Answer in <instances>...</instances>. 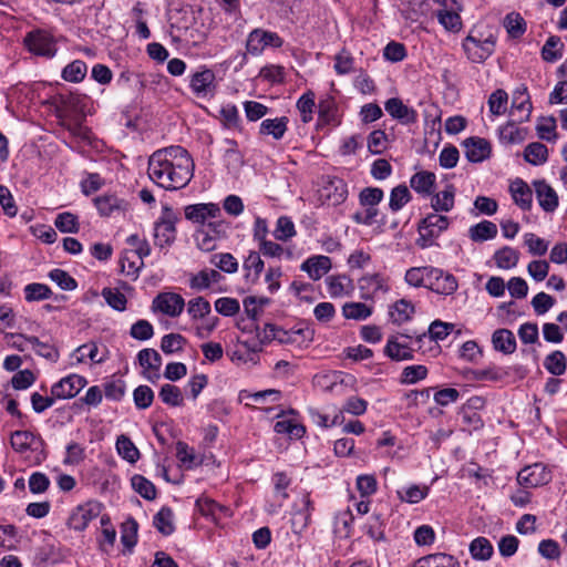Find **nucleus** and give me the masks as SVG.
<instances>
[{"mask_svg":"<svg viewBox=\"0 0 567 567\" xmlns=\"http://www.w3.org/2000/svg\"><path fill=\"white\" fill-rule=\"evenodd\" d=\"M120 265L122 272L132 278H136L144 266V261L138 257H132V251L125 250L120 258Z\"/></svg>","mask_w":567,"mask_h":567,"instance_id":"55","label":"nucleus"},{"mask_svg":"<svg viewBox=\"0 0 567 567\" xmlns=\"http://www.w3.org/2000/svg\"><path fill=\"white\" fill-rule=\"evenodd\" d=\"M87 381L79 374H69L51 386V393L58 400L72 399L80 393Z\"/></svg>","mask_w":567,"mask_h":567,"instance_id":"16","label":"nucleus"},{"mask_svg":"<svg viewBox=\"0 0 567 567\" xmlns=\"http://www.w3.org/2000/svg\"><path fill=\"white\" fill-rule=\"evenodd\" d=\"M311 340V331L299 324L297 327H292L289 330H286V346L290 344L296 348H301L307 346Z\"/></svg>","mask_w":567,"mask_h":567,"instance_id":"46","label":"nucleus"},{"mask_svg":"<svg viewBox=\"0 0 567 567\" xmlns=\"http://www.w3.org/2000/svg\"><path fill=\"white\" fill-rule=\"evenodd\" d=\"M10 443L28 465H39L47 457L43 440L29 431H16L11 435Z\"/></svg>","mask_w":567,"mask_h":567,"instance_id":"2","label":"nucleus"},{"mask_svg":"<svg viewBox=\"0 0 567 567\" xmlns=\"http://www.w3.org/2000/svg\"><path fill=\"white\" fill-rule=\"evenodd\" d=\"M545 369L553 375H561L566 372L567 358L559 351H553L544 360Z\"/></svg>","mask_w":567,"mask_h":567,"instance_id":"48","label":"nucleus"},{"mask_svg":"<svg viewBox=\"0 0 567 567\" xmlns=\"http://www.w3.org/2000/svg\"><path fill=\"white\" fill-rule=\"evenodd\" d=\"M512 107L524 113L520 118L522 121H527L529 118L533 106L526 85L522 84L513 92Z\"/></svg>","mask_w":567,"mask_h":567,"instance_id":"35","label":"nucleus"},{"mask_svg":"<svg viewBox=\"0 0 567 567\" xmlns=\"http://www.w3.org/2000/svg\"><path fill=\"white\" fill-rule=\"evenodd\" d=\"M455 203V188L453 185H447L443 190L436 193L431 198V207L435 212H450L453 209Z\"/></svg>","mask_w":567,"mask_h":567,"instance_id":"36","label":"nucleus"},{"mask_svg":"<svg viewBox=\"0 0 567 567\" xmlns=\"http://www.w3.org/2000/svg\"><path fill=\"white\" fill-rule=\"evenodd\" d=\"M419 567H457V560L447 554H433L419 559Z\"/></svg>","mask_w":567,"mask_h":567,"instance_id":"51","label":"nucleus"},{"mask_svg":"<svg viewBox=\"0 0 567 567\" xmlns=\"http://www.w3.org/2000/svg\"><path fill=\"white\" fill-rule=\"evenodd\" d=\"M332 268V260L324 255H313L308 257L300 266V269L317 281L327 275Z\"/></svg>","mask_w":567,"mask_h":567,"instance_id":"23","label":"nucleus"},{"mask_svg":"<svg viewBox=\"0 0 567 567\" xmlns=\"http://www.w3.org/2000/svg\"><path fill=\"white\" fill-rule=\"evenodd\" d=\"M327 292L331 298H343L352 295L354 290L353 280L346 274H334L324 279Z\"/></svg>","mask_w":567,"mask_h":567,"instance_id":"21","label":"nucleus"},{"mask_svg":"<svg viewBox=\"0 0 567 567\" xmlns=\"http://www.w3.org/2000/svg\"><path fill=\"white\" fill-rule=\"evenodd\" d=\"M281 398V391L275 389L258 392L241 390L238 394L239 401L245 402L247 408L258 409L267 414L271 411H276V417L284 416V408H281L280 404Z\"/></svg>","mask_w":567,"mask_h":567,"instance_id":"3","label":"nucleus"},{"mask_svg":"<svg viewBox=\"0 0 567 567\" xmlns=\"http://www.w3.org/2000/svg\"><path fill=\"white\" fill-rule=\"evenodd\" d=\"M217 85L215 72L206 65H199L188 75V86L198 99L209 100L214 97Z\"/></svg>","mask_w":567,"mask_h":567,"instance_id":"7","label":"nucleus"},{"mask_svg":"<svg viewBox=\"0 0 567 567\" xmlns=\"http://www.w3.org/2000/svg\"><path fill=\"white\" fill-rule=\"evenodd\" d=\"M470 554L475 560H488L494 554L492 543L483 536L474 538L470 544Z\"/></svg>","mask_w":567,"mask_h":567,"instance_id":"39","label":"nucleus"},{"mask_svg":"<svg viewBox=\"0 0 567 567\" xmlns=\"http://www.w3.org/2000/svg\"><path fill=\"white\" fill-rule=\"evenodd\" d=\"M23 291L24 298L29 302L49 299L52 293L49 286L39 282L27 285Z\"/></svg>","mask_w":567,"mask_h":567,"instance_id":"59","label":"nucleus"},{"mask_svg":"<svg viewBox=\"0 0 567 567\" xmlns=\"http://www.w3.org/2000/svg\"><path fill=\"white\" fill-rule=\"evenodd\" d=\"M133 489L145 499H154L156 497V488L154 484L142 475H134L131 480Z\"/></svg>","mask_w":567,"mask_h":567,"instance_id":"58","label":"nucleus"},{"mask_svg":"<svg viewBox=\"0 0 567 567\" xmlns=\"http://www.w3.org/2000/svg\"><path fill=\"white\" fill-rule=\"evenodd\" d=\"M430 493L426 484H411L396 491L398 498L408 504H417L425 499Z\"/></svg>","mask_w":567,"mask_h":567,"instance_id":"32","label":"nucleus"},{"mask_svg":"<svg viewBox=\"0 0 567 567\" xmlns=\"http://www.w3.org/2000/svg\"><path fill=\"white\" fill-rule=\"evenodd\" d=\"M309 504L308 494H302L299 502L292 505L290 523L295 534H300L308 525L310 517Z\"/></svg>","mask_w":567,"mask_h":567,"instance_id":"25","label":"nucleus"},{"mask_svg":"<svg viewBox=\"0 0 567 567\" xmlns=\"http://www.w3.org/2000/svg\"><path fill=\"white\" fill-rule=\"evenodd\" d=\"M549 480V473L546 471V467L540 463H535L525 466L517 474L518 484L528 488L544 485L548 483Z\"/></svg>","mask_w":567,"mask_h":567,"instance_id":"19","label":"nucleus"},{"mask_svg":"<svg viewBox=\"0 0 567 567\" xmlns=\"http://www.w3.org/2000/svg\"><path fill=\"white\" fill-rule=\"evenodd\" d=\"M100 513V504L96 502H87L78 505L70 514L68 526L74 530H84L90 522Z\"/></svg>","mask_w":567,"mask_h":567,"instance_id":"17","label":"nucleus"},{"mask_svg":"<svg viewBox=\"0 0 567 567\" xmlns=\"http://www.w3.org/2000/svg\"><path fill=\"white\" fill-rule=\"evenodd\" d=\"M179 216L174 209L164 207L154 226L155 245L159 248L169 247L176 239V224Z\"/></svg>","mask_w":567,"mask_h":567,"instance_id":"9","label":"nucleus"},{"mask_svg":"<svg viewBox=\"0 0 567 567\" xmlns=\"http://www.w3.org/2000/svg\"><path fill=\"white\" fill-rule=\"evenodd\" d=\"M412 199V195L409 190V188L401 184L395 186L390 192L389 197V209L392 213L400 212L408 203H410Z\"/></svg>","mask_w":567,"mask_h":567,"instance_id":"40","label":"nucleus"},{"mask_svg":"<svg viewBox=\"0 0 567 567\" xmlns=\"http://www.w3.org/2000/svg\"><path fill=\"white\" fill-rule=\"evenodd\" d=\"M281 43V38L277 33L262 29H255L248 34L246 51L248 54L257 56L268 48H279Z\"/></svg>","mask_w":567,"mask_h":567,"instance_id":"14","label":"nucleus"},{"mask_svg":"<svg viewBox=\"0 0 567 567\" xmlns=\"http://www.w3.org/2000/svg\"><path fill=\"white\" fill-rule=\"evenodd\" d=\"M494 260L498 268L512 269L515 268L519 261V252L509 246H505L495 251Z\"/></svg>","mask_w":567,"mask_h":567,"instance_id":"42","label":"nucleus"},{"mask_svg":"<svg viewBox=\"0 0 567 567\" xmlns=\"http://www.w3.org/2000/svg\"><path fill=\"white\" fill-rule=\"evenodd\" d=\"M130 336L138 341H146L153 338L154 327L145 319H140L131 326Z\"/></svg>","mask_w":567,"mask_h":567,"instance_id":"63","label":"nucleus"},{"mask_svg":"<svg viewBox=\"0 0 567 567\" xmlns=\"http://www.w3.org/2000/svg\"><path fill=\"white\" fill-rule=\"evenodd\" d=\"M86 74V63L82 60H74L62 69L61 78L70 83H80L85 79Z\"/></svg>","mask_w":567,"mask_h":567,"instance_id":"38","label":"nucleus"},{"mask_svg":"<svg viewBox=\"0 0 567 567\" xmlns=\"http://www.w3.org/2000/svg\"><path fill=\"white\" fill-rule=\"evenodd\" d=\"M116 451L121 457L130 463H135L140 458V452L135 444L126 435H120L116 440Z\"/></svg>","mask_w":567,"mask_h":567,"instance_id":"50","label":"nucleus"},{"mask_svg":"<svg viewBox=\"0 0 567 567\" xmlns=\"http://www.w3.org/2000/svg\"><path fill=\"white\" fill-rule=\"evenodd\" d=\"M496 38L489 34L485 39L470 33L463 41L462 47L467 58L474 63H483L495 50Z\"/></svg>","mask_w":567,"mask_h":567,"instance_id":"10","label":"nucleus"},{"mask_svg":"<svg viewBox=\"0 0 567 567\" xmlns=\"http://www.w3.org/2000/svg\"><path fill=\"white\" fill-rule=\"evenodd\" d=\"M185 305V300L179 293L164 291L155 296L152 301L151 310L154 313L177 318L183 313Z\"/></svg>","mask_w":567,"mask_h":567,"instance_id":"12","label":"nucleus"},{"mask_svg":"<svg viewBox=\"0 0 567 567\" xmlns=\"http://www.w3.org/2000/svg\"><path fill=\"white\" fill-rule=\"evenodd\" d=\"M217 4L225 14V22L230 25L241 21L239 0H217Z\"/></svg>","mask_w":567,"mask_h":567,"instance_id":"54","label":"nucleus"},{"mask_svg":"<svg viewBox=\"0 0 567 567\" xmlns=\"http://www.w3.org/2000/svg\"><path fill=\"white\" fill-rule=\"evenodd\" d=\"M384 353L392 360L404 361L413 359V350L406 342H401L399 337L392 336L388 339Z\"/></svg>","mask_w":567,"mask_h":567,"instance_id":"30","label":"nucleus"},{"mask_svg":"<svg viewBox=\"0 0 567 567\" xmlns=\"http://www.w3.org/2000/svg\"><path fill=\"white\" fill-rule=\"evenodd\" d=\"M436 176L434 173L421 171L412 175L410 186L422 196H431L434 192Z\"/></svg>","mask_w":567,"mask_h":567,"instance_id":"28","label":"nucleus"},{"mask_svg":"<svg viewBox=\"0 0 567 567\" xmlns=\"http://www.w3.org/2000/svg\"><path fill=\"white\" fill-rule=\"evenodd\" d=\"M465 148V156L472 163H480L485 161L491 155V144L481 137H470L463 143Z\"/></svg>","mask_w":567,"mask_h":567,"instance_id":"24","label":"nucleus"},{"mask_svg":"<svg viewBox=\"0 0 567 567\" xmlns=\"http://www.w3.org/2000/svg\"><path fill=\"white\" fill-rule=\"evenodd\" d=\"M93 204L101 217H115L127 209V202L115 194L99 195L93 198Z\"/></svg>","mask_w":567,"mask_h":567,"instance_id":"18","label":"nucleus"},{"mask_svg":"<svg viewBox=\"0 0 567 567\" xmlns=\"http://www.w3.org/2000/svg\"><path fill=\"white\" fill-rule=\"evenodd\" d=\"M137 360L143 369V375L151 382H156L159 378V369L162 365V358L154 349H143L137 353Z\"/></svg>","mask_w":567,"mask_h":567,"instance_id":"20","label":"nucleus"},{"mask_svg":"<svg viewBox=\"0 0 567 567\" xmlns=\"http://www.w3.org/2000/svg\"><path fill=\"white\" fill-rule=\"evenodd\" d=\"M306 434V427L293 409H286V435L290 439H301Z\"/></svg>","mask_w":567,"mask_h":567,"instance_id":"49","label":"nucleus"},{"mask_svg":"<svg viewBox=\"0 0 567 567\" xmlns=\"http://www.w3.org/2000/svg\"><path fill=\"white\" fill-rule=\"evenodd\" d=\"M195 12L190 8L181 10L178 16L171 17V25L177 31V38L196 44L204 40L205 34L195 27Z\"/></svg>","mask_w":567,"mask_h":567,"instance_id":"8","label":"nucleus"},{"mask_svg":"<svg viewBox=\"0 0 567 567\" xmlns=\"http://www.w3.org/2000/svg\"><path fill=\"white\" fill-rule=\"evenodd\" d=\"M342 315L350 320H365L372 315V308L363 302H347L342 307Z\"/></svg>","mask_w":567,"mask_h":567,"instance_id":"45","label":"nucleus"},{"mask_svg":"<svg viewBox=\"0 0 567 567\" xmlns=\"http://www.w3.org/2000/svg\"><path fill=\"white\" fill-rule=\"evenodd\" d=\"M101 295L111 308L117 311H124L126 309V297L120 290L115 288H104Z\"/></svg>","mask_w":567,"mask_h":567,"instance_id":"64","label":"nucleus"},{"mask_svg":"<svg viewBox=\"0 0 567 567\" xmlns=\"http://www.w3.org/2000/svg\"><path fill=\"white\" fill-rule=\"evenodd\" d=\"M210 311V303L204 297H196L187 302V312L192 320L204 319Z\"/></svg>","mask_w":567,"mask_h":567,"instance_id":"57","label":"nucleus"},{"mask_svg":"<svg viewBox=\"0 0 567 567\" xmlns=\"http://www.w3.org/2000/svg\"><path fill=\"white\" fill-rule=\"evenodd\" d=\"M230 229V224L225 220H212V223L199 226L193 234L196 247L205 252L215 250L218 243L227 238Z\"/></svg>","mask_w":567,"mask_h":567,"instance_id":"4","label":"nucleus"},{"mask_svg":"<svg viewBox=\"0 0 567 567\" xmlns=\"http://www.w3.org/2000/svg\"><path fill=\"white\" fill-rule=\"evenodd\" d=\"M414 306L406 299H400L389 309V316L393 323L402 324L409 321L414 313Z\"/></svg>","mask_w":567,"mask_h":567,"instance_id":"37","label":"nucleus"},{"mask_svg":"<svg viewBox=\"0 0 567 567\" xmlns=\"http://www.w3.org/2000/svg\"><path fill=\"white\" fill-rule=\"evenodd\" d=\"M492 343L496 351L504 354H512L516 350V339L508 329H497L493 332Z\"/></svg>","mask_w":567,"mask_h":567,"instance_id":"33","label":"nucleus"},{"mask_svg":"<svg viewBox=\"0 0 567 567\" xmlns=\"http://www.w3.org/2000/svg\"><path fill=\"white\" fill-rule=\"evenodd\" d=\"M173 516L169 507H162L154 516L153 524L163 535H171L174 532Z\"/></svg>","mask_w":567,"mask_h":567,"instance_id":"52","label":"nucleus"},{"mask_svg":"<svg viewBox=\"0 0 567 567\" xmlns=\"http://www.w3.org/2000/svg\"><path fill=\"white\" fill-rule=\"evenodd\" d=\"M513 200L522 209L528 210L532 207L533 193L529 186L520 178L512 182L509 186Z\"/></svg>","mask_w":567,"mask_h":567,"instance_id":"31","label":"nucleus"},{"mask_svg":"<svg viewBox=\"0 0 567 567\" xmlns=\"http://www.w3.org/2000/svg\"><path fill=\"white\" fill-rule=\"evenodd\" d=\"M339 123L334 102L331 99L321 101L318 105V125L336 126Z\"/></svg>","mask_w":567,"mask_h":567,"instance_id":"41","label":"nucleus"},{"mask_svg":"<svg viewBox=\"0 0 567 567\" xmlns=\"http://www.w3.org/2000/svg\"><path fill=\"white\" fill-rule=\"evenodd\" d=\"M176 457L183 470H194L202 465L203 458L196 454L195 450L187 443L178 441L176 443Z\"/></svg>","mask_w":567,"mask_h":567,"instance_id":"29","label":"nucleus"},{"mask_svg":"<svg viewBox=\"0 0 567 567\" xmlns=\"http://www.w3.org/2000/svg\"><path fill=\"white\" fill-rule=\"evenodd\" d=\"M210 264L224 272L234 274L238 270L237 259L229 252L215 254L210 258Z\"/></svg>","mask_w":567,"mask_h":567,"instance_id":"60","label":"nucleus"},{"mask_svg":"<svg viewBox=\"0 0 567 567\" xmlns=\"http://www.w3.org/2000/svg\"><path fill=\"white\" fill-rule=\"evenodd\" d=\"M23 44L31 54L44 59H52L58 52L55 38L49 31L42 29L28 32L23 39Z\"/></svg>","mask_w":567,"mask_h":567,"instance_id":"6","label":"nucleus"},{"mask_svg":"<svg viewBox=\"0 0 567 567\" xmlns=\"http://www.w3.org/2000/svg\"><path fill=\"white\" fill-rule=\"evenodd\" d=\"M158 398L168 406L175 408L184 404V395L181 389L171 383H165L161 386Z\"/></svg>","mask_w":567,"mask_h":567,"instance_id":"47","label":"nucleus"},{"mask_svg":"<svg viewBox=\"0 0 567 567\" xmlns=\"http://www.w3.org/2000/svg\"><path fill=\"white\" fill-rule=\"evenodd\" d=\"M27 342L30 343V347L41 357L56 361L59 358L58 350L50 343L41 342L37 337L23 338Z\"/></svg>","mask_w":567,"mask_h":567,"instance_id":"61","label":"nucleus"},{"mask_svg":"<svg viewBox=\"0 0 567 567\" xmlns=\"http://www.w3.org/2000/svg\"><path fill=\"white\" fill-rule=\"evenodd\" d=\"M194 161L178 145L155 151L148 159V177L166 190H176L188 185L194 173Z\"/></svg>","mask_w":567,"mask_h":567,"instance_id":"1","label":"nucleus"},{"mask_svg":"<svg viewBox=\"0 0 567 567\" xmlns=\"http://www.w3.org/2000/svg\"><path fill=\"white\" fill-rule=\"evenodd\" d=\"M534 187L539 206L547 213L554 212L558 207V196L555 189L545 181L534 182Z\"/></svg>","mask_w":567,"mask_h":567,"instance_id":"26","label":"nucleus"},{"mask_svg":"<svg viewBox=\"0 0 567 567\" xmlns=\"http://www.w3.org/2000/svg\"><path fill=\"white\" fill-rule=\"evenodd\" d=\"M358 284L363 300H374L390 291L389 278L379 272L365 274Z\"/></svg>","mask_w":567,"mask_h":567,"instance_id":"13","label":"nucleus"},{"mask_svg":"<svg viewBox=\"0 0 567 567\" xmlns=\"http://www.w3.org/2000/svg\"><path fill=\"white\" fill-rule=\"evenodd\" d=\"M508 94L506 91L498 89L488 97V109L493 115H502L507 109Z\"/></svg>","mask_w":567,"mask_h":567,"instance_id":"62","label":"nucleus"},{"mask_svg":"<svg viewBox=\"0 0 567 567\" xmlns=\"http://www.w3.org/2000/svg\"><path fill=\"white\" fill-rule=\"evenodd\" d=\"M384 109L389 115L401 124H414L417 121V112L405 105L399 97H391L384 103Z\"/></svg>","mask_w":567,"mask_h":567,"instance_id":"22","label":"nucleus"},{"mask_svg":"<svg viewBox=\"0 0 567 567\" xmlns=\"http://www.w3.org/2000/svg\"><path fill=\"white\" fill-rule=\"evenodd\" d=\"M524 157L533 165H542L547 161L548 150L546 145L542 143H530L525 148Z\"/></svg>","mask_w":567,"mask_h":567,"instance_id":"53","label":"nucleus"},{"mask_svg":"<svg viewBox=\"0 0 567 567\" xmlns=\"http://www.w3.org/2000/svg\"><path fill=\"white\" fill-rule=\"evenodd\" d=\"M319 199L329 205H340L348 196V187L343 179L338 177H323L318 190Z\"/></svg>","mask_w":567,"mask_h":567,"instance_id":"15","label":"nucleus"},{"mask_svg":"<svg viewBox=\"0 0 567 567\" xmlns=\"http://www.w3.org/2000/svg\"><path fill=\"white\" fill-rule=\"evenodd\" d=\"M184 216L192 224L205 226L212 220H221V208L216 203H197L184 207Z\"/></svg>","mask_w":567,"mask_h":567,"instance_id":"11","label":"nucleus"},{"mask_svg":"<svg viewBox=\"0 0 567 567\" xmlns=\"http://www.w3.org/2000/svg\"><path fill=\"white\" fill-rule=\"evenodd\" d=\"M75 354H76V360L79 362L90 360L92 363H102L106 360L105 353L104 352L101 353L100 347L94 342H90V343L80 346L75 350Z\"/></svg>","mask_w":567,"mask_h":567,"instance_id":"44","label":"nucleus"},{"mask_svg":"<svg viewBox=\"0 0 567 567\" xmlns=\"http://www.w3.org/2000/svg\"><path fill=\"white\" fill-rule=\"evenodd\" d=\"M497 226L493 221L482 220L468 229L470 238L475 243L494 239L497 236Z\"/></svg>","mask_w":567,"mask_h":567,"instance_id":"34","label":"nucleus"},{"mask_svg":"<svg viewBox=\"0 0 567 567\" xmlns=\"http://www.w3.org/2000/svg\"><path fill=\"white\" fill-rule=\"evenodd\" d=\"M187 340L179 333L165 334L161 340V349L165 354H173L183 351Z\"/></svg>","mask_w":567,"mask_h":567,"instance_id":"56","label":"nucleus"},{"mask_svg":"<svg viewBox=\"0 0 567 567\" xmlns=\"http://www.w3.org/2000/svg\"><path fill=\"white\" fill-rule=\"evenodd\" d=\"M450 218L436 213L429 214L417 226L419 238L416 245L422 248H429L434 245L435 239L449 228Z\"/></svg>","mask_w":567,"mask_h":567,"instance_id":"5","label":"nucleus"},{"mask_svg":"<svg viewBox=\"0 0 567 567\" xmlns=\"http://www.w3.org/2000/svg\"><path fill=\"white\" fill-rule=\"evenodd\" d=\"M223 276L215 269L205 268L189 278V288L196 291H204L218 284Z\"/></svg>","mask_w":567,"mask_h":567,"instance_id":"27","label":"nucleus"},{"mask_svg":"<svg viewBox=\"0 0 567 567\" xmlns=\"http://www.w3.org/2000/svg\"><path fill=\"white\" fill-rule=\"evenodd\" d=\"M503 24L512 39H519L526 32V22L518 12L506 14Z\"/></svg>","mask_w":567,"mask_h":567,"instance_id":"43","label":"nucleus"}]
</instances>
